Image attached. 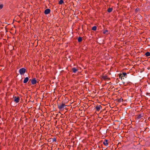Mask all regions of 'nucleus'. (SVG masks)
Wrapping results in <instances>:
<instances>
[{
  "label": "nucleus",
  "mask_w": 150,
  "mask_h": 150,
  "mask_svg": "<svg viewBox=\"0 0 150 150\" xmlns=\"http://www.w3.org/2000/svg\"><path fill=\"white\" fill-rule=\"evenodd\" d=\"M37 80L35 78L33 79L31 81V83L33 85L37 83Z\"/></svg>",
  "instance_id": "obj_8"
},
{
  "label": "nucleus",
  "mask_w": 150,
  "mask_h": 150,
  "mask_svg": "<svg viewBox=\"0 0 150 150\" xmlns=\"http://www.w3.org/2000/svg\"><path fill=\"white\" fill-rule=\"evenodd\" d=\"M78 41L79 42H81L82 41V38L79 37L78 39Z\"/></svg>",
  "instance_id": "obj_14"
},
{
  "label": "nucleus",
  "mask_w": 150,
  "mask_h": 150,
  "mask_svg": "<svg viewBox=\"0 0 150 150\" xmlns=\"http://www.w3.org/2000/svg\"><path fill=\"white\" fill-rule=\"evenodd\" d=\"M51 139L52 140V142H56V138L55 137H54V138Z\"/></svg>",
  "instance_id": "obj_18"
},
{
  "label": "nucleus",
  "mask_w": 150,
  "mask_h": 150,
  "mask_svg": "<svg viewBox=\"0 0 150 150\" xmlns=\"http://www.w3.org/2000/svg\"><path fill=\"white\" fill-rule=\"evenodd\" d=\"M127 75V74L125 72H123L122 74H119V77L120 78H121L122 79V77H125Z\"/></svg>",
  "instance_id": "obj_5"
},
{
  "label": "nucleus",
  "mask_w": 150,
  "mask_h": 150,
  "mask_svg": "<svg viewBox=\"0 0 150 150\" xmlns=\"http://www.w3.org/2000/svg\"><path fill=\"white\" fill-rule=\"evenodd\" d=\"M101 78L103 79L104 80H110V78H109L107 76L105 75H103L102 76Z\"/></svg>",
  "instance_id": "obj_3"
},
{
  "label": "nucleus",
  "mask_w": 150,
  "mask_h": 150,
  "mask_svg": "<svg viewBox=\"0 0 150 150\" xmlns=\"http://www.w3.org/2000/svg\"><path fill=\"white\" fill-rule=\"evenodd\" d=\"M102 108V106L101 105H97L95 107L96 110V111H99L100 109Z\"/></svg>",
  "instance_id": "obj_6"
},
{
  "label": "nucleus",
  "mask_w": 150,
  "mask_h": 150,
  "mask_svg": "<svg viewBox=\"0 0 150 150\" xmlns=\"http://www.w3.org/2000/svg\"><path fill=\"white\" fill-rule=\"evenodd\" d=\"M66 106V105L64 103H60L57 105L58 108L60 110H63L64 107Z\"/></svg>",
  "instance_id": "obj_1"
},
{
  "label": "nucleus",
  "mask_w": 150,
  "mask_h": 150,
  "mask_svg": "<svg viewBox=\"0 0 150 150\" xmlns=\"http://www.w3.org/2000/svg\"><path fill=\"white\" fill-rule=\"evenodd\" d=\"M96 29L97 27L96 26H93L92 28V30H96Z\"/></svg>",
  "instance_id": "obj_17"
},
{
  "label": "nucleus",
  "mask_w": 150,
  "mask_h": 150,
  "mask_svg": "<svg viewBox=\"0 0 150 150\" xmlns=\"http://www.w3.org/2000/svg\"><path fill=\"white\" fill-rule=\"evenodd\" d=\"M112 8H109L107 10V11L108 12L110 13L111 12L112 10Z\"/></svg>",
  "instance_id": "obj_12"
},
{
  "label": "nucleus",
  "mask_w": 150,
  "mask_h": 150,
  "mask_svg": "<svg viewBox=\"0 0 150 150\" xmlns=\"http://www.w3.org/2000/svg\"><path fill=\"white\" fill-rule=\"evenodd\" d=\"M142 117V116L141 115H137V118L138 119Z\"/></svg>",
  "instance_id": "obj_19"
},
{
  "label": "nucleus",
  "mask_w": 150,
  "mask_h": 150,
  "mask_svg": "<svg viewBox=\"0 0 150 150\" xmlns=\"http://www.w3.org/2000/svg\"><path fill=\"white\" fill-rule=\"evenodd\" d=\"M50 10L49 8L46 9L44 11V13L45 14H48L50 13Z\"/></svg>",
  "instance_id": "obj_7"
},
{
  "label": "nucleus",
  "mask_w": 150,
  "mask_h": 150,
  "mask_svg": "<svg viewBox=\"0 0 150 150\" xmlns=\"http://www.w3.org/2000/svg\"><path fill=\"white\" fill-rule=\"evenodd\" d=\"M19 71L20 74L21 75H22L25 73L26 71V69L24 68H21L20 69Z\"/></svg>",
  "instance_id": "obj_2"
},
{
  "label": "nucleus",
  "mask_w": 150,
  "mask_h": 150,
  "mask_svg": "<svg viewBox=\"0 0 150 150\" xmlns=\"http://www.w3.org/2000/svg\"><path fill=\"white\" fill-rule=\"evenodd\" d=\"M73 72L74 73H76L78 71V69H76L75 67H73L72 69Z\"/></svg>",
  "instance_id": "obj_10"
},
{
  "label": "nucleus",
  "mask_w": 150,
  "mask_h": 150,
  "mask_svg": "<svg viewBox=\"0 0 150 150\" xmlns=\"http://www.w3.org/2000/svg\"><path fill=\"white\" fill-rule=\"evenodd\" d=\"M103 144L105 146H107L108 145V140L105 139L103 142Z\"/></svg>",
  "instance_id": "obj_9"
},
{
  "label": "nucleus",
  "mask_w": 150,
  "mask_h": 150,
  "mask_svg": "<svg viewBox=\"0 0 150 150\" xmlns=\"http://www.w3.org/2000/svg\"><path fill=\"white\" fill-rule=\"evenodd\" d=\"M108 32V30H104L103 31V34H105Z\"/></svg>",
  "instance_id": "obj_20"
},
{
  "label": "nucleus",
  "mask_w": 150,
  "mask_h": 150,
  "mask_svg": "<svg viewBox=\"0 0 150 150\" xmlns=\"http://www.w3.org/2000/svg\"><path fill=\"white\" fill-rule=\"evenodd\" d=\"M3 4H0V9H1L3 7Z\"/></svg>",
  "instance_id": "obj_21"
},
{
  "label": "nucleus",
  "mask_w": 150,
  "mask_h": 150,
  "mask_svg": "<svg viewBox=\"0 0 150 150\" xmlns=\"http://www.w3.org/2000/svg\"><path fill=\"white\" fill-rule=\"evenodd\" d=\"M29 78L28 77H26L25 78L24 81H23V83H26L28 81Z\"/></svg>",
  "instance_id": "obj_11"
},
{
  "label": "nucleus",
  "mask_w": 150,
  "mask_h": 150,
  "mask_svg": "<svg viewBox=\"0 0 150 150\" xmlns=\"http://www.w3.org/2000/svg\"><path fill=\"white\" fill-rule=\"evenodd\" d=\"M146 57H148L150 56V53L149 52H147L145 54Z\"/></svg>",
  "instance_id": "obj_15"
},
{
  "label": "nucleus",
  "mask_w": 150,
  "mask_h": 150,
  "mask_svg": "<svg viewBox=\"0 0 150 150\" xmlns=\"http://www.w3.org/2000/svg\"><path fill=\"white\" fill-rule=\"evenodd\" d=\"M123 99L121 98L120 99L117 100V102L119 103H120L121 102H123Z\"/></svg>",
  "instance_id": "obj_13"
},
{
  "label": "nucleus",
  "mask_w": 150,
  "mask_h": 150,
  "mask_svg": "<svg viewBox=\"0 0 150 150\" xmlns=\"http://www.w3.org/2000/svg\"><path fill=\"white\" fill-rule=\"evenodd\" d=\"M64 3L63 0H60L59 2V4H62Z\"/></svg>",
  "instance_id": "obj_16"
},
{
  "label": "nucleus",
  "mask_w": 150,
  "mask_h": 150,
  "mask_svg": "<svg viewBox=\"0 0 150 150\" xmlns=\"http://www.w3.org/2000/svg\"><path fill=\"white\" fill-rule=\"evenodd\" d=\"M14 101L16 103H17L19 102L20 101V98L19 97H13Z\"/></svg>",
  "instance_id": "obj_4"
}]
</instances>
